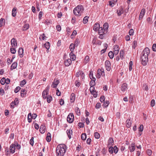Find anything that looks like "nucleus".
<instances>
[{
  "instance_id": "nucleus-25",
  "label": "nucleus",
  "mask_w": 156,
  "mask_h": 156,
  "mask_svg": "<svg viewBox=\"0 0 156 156\" xmlns=\"http://www.w3.org/2000/svg\"><path fill=\"white\" fill-rule=\"evenodd\" d=\"M5 152L6 155L7 156L9 155L10 154H11V153L10 152V151L9 150L8 148V147H7L5 149Z\"/></svg>"
},
{
  "instance_id": "nucleus-52",
  "label": "nucleus",
  "mask_w": 156,
  "mask_h": 156,
  "mask_svg": "<svg viewBox=\"0 0 156 156\" xmlns=\"http://www.w3.org/2000/svg\"><path fill=\"white\" fill-rule=\"evenodd\" d=\"M17 105L14 102H12L10 105V107L11 108H14V106L15 105Z\"/></svg>"
},
{
  "instance_id": "nucleus-16",
  "label": "nucleus",
  "mask_w": 156,
  "mask_h": 156,
  "mask_svg": "<svg viewBox=\"0 0 156 156\" xmlns=\"http://www.w3.org/2000/svg\"><path fill=\"white\" fill-rule=\"evenodd\" d=\"M100 27V25L99 23H95L93 27V30L95 31H98L99 28Z\"/></svg>"
},
{
  "instance_id": "nucleus-32",
  "label": "nucleus",
  "mask_w": 156,
  "mask_h": 156,
  "mask_svg": "<svg viewBox=\"0 0 156 156\" xmlns=\"http://www.w3.org/2000/svg\"><path fill=\"white\" fill-rule=\"evenodd\" d=\"M88 18L89 17L88 16H86L84 17L83 21V23L86 24L87 22Z\"/></svg>"
},
{
  "instance_id": "nucleus-64",
  "label": "nucleus",
  "mask_w": 156,
  "mask_h": 156,
  "mask_svg": "<svg viewBox=\"0 0 156 156\" xmlns=\"http://www.w3.org/2000/svg\"><path fill=\"white\" fill-rule=\"evenodd\" d=\"M78 125L80 128H83L84 126V123L83 122H80L78 123Z\"/></svg>"
},
{
  "instance_id": "nucleus-54",
  "label": "nucleus",
  "mask_w": 156,
  "mask_h": 156,
  "mask_svg": "<svg viewBox=\"0 0 156 156\" xmlns=\"http://www.w3.org/2000/svg\"><path fill=\"white\" fill-rule=\"evenodd\" d=\"M80 42L79 39H76L74 42V44L75 45V46L77 47Z\"/></svg>"
},
{
  "instance_id": "nucleus-7",
  "label": "nucleus",
  "mask_w": 156,
  "mask_h": 156,
  "mask_svg": "<svg viewBox=\"0 0 156 156\" xmlns=\"http://www.w3.org/2000/svg\"><path fill=\"white\" fill-rule=\"evenodd\" d=\"M11 44L12 47H16L17 43L16 40L15 38H12L11 41Z\"/></svg>"
},
{
  "instance_id": "nucleus-48",
  "label": "nucleus",
  "mask_w": 156,
  "mask_h": 156,
  "mask_svg": "<svg viewBox=\"0 0 156 156\" xmlns=\"http://www.w3.org/2000/svg\"><path fill=\"white\" fill-rule=\"evenodd\" d=\"M114 152L115 154H117L118 151L119 149L116 146H115L113 147Z\"/></svg>"
},
{
  "instance_id": "nucleus-20",
  "label": "nucleus",
  "mask_w": 156,
  "mask_h": 156,
  "mask_svg": "<svg viewBox=\"0 0 156 156\" xmlns=\"http://www.w3.org/2000/svg\"><path fill=\"white\" fill-rule=\"evenodd\" d=\"M17 65V63L16 62H14L12 65L11 66V70H12L14 69H16Z\"/></svg>"
},
{
  "instance_id": "nucleus-18",
  "label": "nucleus",
  "mask_w": 156,
  "mask_h": 156,
  "mask_svg": "<svg viewBox=\"0 0 156 156\" xmlns=\"http://www.w3.org/2000/svg\"><path fill=\"white\" fill-rule=\"evenodd\" d=\"M46 140L48 142H50L51 140V134L49 132H48L47 135L46 137Z\"/></svg>"
},
{
  "instance_id": "nucleus-4",
  "label": "nucleus",
  "mask_w": 156,
  "mask_h": 156,
  "mask_svg": "<svg viewBox=\"0 0 156 156\" xmlns=\"http://www.w3.org/2000/svg\"><path fill=\"white\" fill-rule=\"evenodd\" d=\"M9 149L10 151L11 154H14L16 150L15 144L13 143L11 144L9 147Z\"/></svg>"
},
{
  "instance_id": "nucleus-46",
  "label": "nucleus",
  "mask_w": 156,
  "mask_h": 156,
  "mask_svg": "<svg viewBox=\"0 0 156 156\" xmlns=\"http://www.w3.org/2000/svg\"><path fill=\"white\" fill-rule=\"evenodd\" d=\"M6 82V79L4 78H2L0 80V83L2 85H4Z\"/></svg>"
},
{
  "instance_id": "nucleus-41",
  "label": "nucleus",
  "mask_w": 156,
  "mask_h": 156,
  "mask_svg": "<svg viewBox=\"0 0 156 156\" xmlns=\"http://www.w3.org/2000/svg\"><path fill=\"white\" fill-rule=\"evenodd\" d=\"M137 42L136 40L134 41L133 43L132 48L135 49L137 46Z\"/></svg>"
},
{
  "instance_id": "nucleus-45",
  "label": "nucleus",
  "mask_w": 156,
  "mask_h": 156,
  "mask_svg": "<svg viewBox=\"0 0 156 156\" xmlns=\"http://www.w3.org/2000/svg\"><path fill=\"white\" fill-rule=\"evenodd\" d=\"M5 19L3 18H1L0 20V27H2L3 24H4V23L5 22Z\"/></svg>"
},
{
  "instance_id": "nucleus-53",
  "label": "nucleus",
  "mask_w": 156,
  "mask_h": 156,
  "mask_svg": "<svg viewBox=\"0 0 156 156\" xmlns=\"http://www.w3.org/2000/svg\"><path fill=\"white\" fill-rule=\"evenodd\" d=\"M94 87H91L90 88V92L92 94H94V92H95L96 91H94Z\"/></svg>"
},
{
  "instance_id": "nucleus-22",
  "label": "nucleus",
  "mask_w": 156,
  "mask_h": 156,
  "mask_svg": "<svg viewBox=\"0 0 156 156\" xmlns=\"http://www.w3.org/2000/svg\"><path fill=\"white\" fill-rule=\"evenodd\" d=\"M73 52H71L69 54V55L71 58L70 59L73 61H74L76 59V56Z\"/></svg>"
},
{
  "instance_id": "nucleus-59",
  "label": "nucleus",
  "mask_w": 156,
  "mask_h": 156,
  "mask_svg": "<svg viewBox=\"0 0 156 156\" xmlns=\"http://www.w3.org/2000/svg\"><path fill=\"white\" fill-rule=\"evenodd\" d=\"M75 84L76 87H79L81 83L80 82L78 81L77 80H76L75 82Z\"/></svg>"
},
{
  "instance_id": "nucleus-51",
  "label": "nucleus",
  "mask_w": 156,
  "mask_h": 156,
  "mask_svg": "<svg viewBox=\"0 0 156 156\" xmlns=\"http://www.w3.org/2000/svg\"><path fill=\"white\" fill-rule=\"evenodd\" d=\"M34 137H31V139H30V142H29L30 144L31 145H32V146H33L34 144Z\"/></svg>"
},
{
  "instance_id": "nucleus-47",
  "label": "nucleus",
  "mask_w": 156,
  "mask_h": 156,
  "mask_svg": "<svg viewBox=\"0 0 156 156\" xmlns=\"http://www.w3.org/2000/svg\"><path fill=\"white\" fill-rule=\"evenodd\" d=\"M26 83V81L25 80H23L20 82V86L23 87Z\"/></svg>"
},
{
  "instance_id": "nucleus-34",
  "label": "nucleus",
  "mask_w": 156,
  "mask_h": 156,
  "mask_svg": "<svg viewBox=\"0 0 156 156\" xmlns=\"http://www.w3.org/2000/svg\"><path fill=\"white\" fill-rule=\"evenodd\" d=\"M124 52L123 50H121L120 52V57L122 59L124 58Z\"/></svg>"
},
{
  "instance_id": "nucleus-63",
  "label": "nucleus",
  "mask_w": 156,
  "mask_h": 156,
  "mask_svg": "<svg viewBox=\"0 0 156 156\" xmlns=\"http://www.w3.org/2000/svg\"><path fill=\"white\" fill-rule=\"evenodd\" d=\"M152 50L154 51H156V44H153L152 47Z\"/></svg>"
},
{
  "instance_id": "nucleus-11",
  "label": "nucleus",
  "mask_w": 156,
  "mask_h": 156,
  "mask_svg": "<svg viewBox=\"0 0 156 156\" xmlns=\"http://www.w3.org/2000/svg\"><path fill=\"white\" fill-rule=\"evenodd\" d=\"M46 127L44 125H41L40 127L39 131L41 133H44L45 131Z\"/></svg>"
},
{
  "instance_id": "nucleus-62",
  "label": "nucleus",
  "mask_w": 156,
  "mask_h": 156,
  "mask_svg": "<svg viewBox=\"0 0 156 156\" xmlns=\"http://www.w3.org/2000/svg\"><path fill=\"white\" fill-rule=\"evenodd\" d=\"M129 34L130 35H133L134 34V31L133 29H130L129 31Z\"/></svg>"
},
{
  "instance_id": "nucleus-14",
  "label": "nucleus",
  "mask_w": 156,
  "mask_h": 156,
  "mask_svg": "<svg viewBox=\"0 0 156 156\" xmlns=\"http://www.w3.org/2000/svg\"><path fill=\"white\" fill-rule=\"evenodd\" d=\"M19 55L21 58L22 57L23 55V49L22 48H20L18 51Z\"/></svg>"
},
{
  "instance_id": "nucleus-30",
  "label": "nucleus",
  "mask_w": 156,
  "mask_h": 156,
  "mask_svg": "<svg viewBox=\"0 0 156 156\" xmlns=\"http://www.w3.org/2000/svg\"><path fill=\"white\" fill-rule=\"evenodd\" d=\"M123 9H121L119 10H117V13L118 15L120 16L123 13Z\"/></svg>"
},
{
  "instance_id": "nucleus-56",
  "label": "nucleus",
  "mask_w": 156,
  "mask_h": 156,
  "mask_svg": "<svg viewBox=\"0 0 156 156\" xmlns=\"http://www.w3.org/2000/svg\"><path fill=\"white\" fill-rule=\"evenodd\" d=\"M95 82L91 80L90 83V85L91 87H94L95 85Z\"/></svg>"
},
{
  "instance_id": "nucleus-49",
  "label": "nucleus",
  "mask_w": 156,
  "mask_h": 156,
  "mask_svg": "<svg viewBox=\"0 0 156 156\" xmlns=\"http://www.w3.org/2000/svg\"><path fill=\"white\" fill-rule=\"evenodd\" d=\"M144 126L142 124L140 125V126L138 128V130L139 132H142L143 130Z\"/></svg>"
},
{
  "instance_id": "nucleus-29",
  "label": "nucleus",
  "mask_w": 156,
  "mask_h": 156,
  "mask_svg": "<svg viewBox=\"0 0 156 156\" xmlns=\"http://www.w3.org/2000/svg\"><path fill=\"white\" fill-rule=\"evenodd\" d=\"M47 101L48 103H50L52 100V98L51 96L48 95L47 97Z\"/></svg>"
},
{
  "instance_id": "nucleus-44",
  "label": "nucleus",
  "mask_w": 156,
  "mask_h": 156,
  "mask_svg": "<svg viewBox=\"0 0 156 156\" xmlns=\"http://www.w3.org/2000/svg\"><path fill=\"white\" fill-rule=\"evenodd\" d=\"M109 101H106L104 102L103 106L104 107L106 108L108 106L109 104Z\"/></svg>"
},
{
  "instance_id": "nucleus-36",
  "label": "nucleus",
  "mask_w": 156,
  "mask_h": 156,
  "mask_svg": "<svg viewBox=\"0 0 156 156\" xmlns=\"http://www.w3.org/2000/svg\"><path fill=\"white\" fill-rule=\"evenodd\" d=\"M74 118H67V121L69 123H71L73 122Z\"/></svg>"
},
{
  "instance_id": "nucleus-10",
  "label": "nucleus",
  "mask_w": 156,
  "mask_h": 156,
  "mask_svg": "<svg viewBox=\"0 0 156 156\" xmlns=\"http://www.w3.org/2000/svg\"><path fill=\"white\" fill-rule=\"evenodd\" d=\"M145 12V9H142L140 12V16L139 17V19L140 20L142 19L144 16Z\"/></svg>"
},
{
  "instance_id": "nucleus-12",
  "label": "nucleus",
  "mask_w": 156,
  "mask_h": 156,
  "mask_svg": "<svg viewBox=\"0 0 156 156\" xmlns=\"http://www.w3.org/2000/svg\"><path fill=\"white\" fill-rule=\"evenodd\" d=\"M114 144V140L112 137H110L108 141V147L111 146L113 145Z\"/></svg>"
},
{
  "instance_id": "nucleus-55",
  "label": "nucleus",
  "mask_w": 156,
  "mask_h": 156,
  "mask_svg": "<svg viewBox=\"0 0 156 156\" xmlns=\"http://www.w3.org/2000/svg\"><path fill=\"white\" fill-rule=\"evenodd\" d=\"M5 94V92L4 89L2 88L0 89V94L1 96Z\"/></svg>"
},
{
  "instance_id": "nucleus-2",
  "label": "nucleus",
  "mask_w": 156,
  "mask_h": 156,
  "mask_svg": "<svg viewBox=\"0 0 156 156\" xmlns=\"http://www.w3.org/2000/svg\"><path fill=\"white\" fill-rule=\"evenodd\" d=\"M66 152V146L64 144H60L56 148V156H63Z\"/></svg>"
},
{
  "instance_id": "nucleus-57",
  "label": "nucleus",
  "mask_w": 156,
  "mask_h": 156,
  "mask_svg": "<svg viewBox=\"0 0 156 156\" xmlns=\"http://www.w3.org/2000/svg\"><path fill=\"white\" fill-rule=\"evenodd\" d=\"M21 89L20 87L18 86L16 87V88L14 90V92L15 93H17Z\"/></svg>"
},
{
  "instance_id": "nucleus-1",
  "label": "nucleus",
  "mask_w": 156,
  "mask_h": 156,
  "mask_svg": "<svg viewBox=\"0 0 156 156\" xmlns=\"http://www.w3.org/2000/svg\"><path fill=\"white\" fill-rule=\"evenodd\" d=\"M150 53V50L148 48H146L142 52L141 55V62L143 66L147 65L148 61V56Z\"/></svg>"
},
{
  "instance_id": "nucleus-42",
  "label": "nucleus",
  "mask_w": 156,
  "mask_h": 156,
  "mask_svg": "<svg viewBox=\"0 0 156 156\" xmlns=\"http://www.w3.org/2000/svg\"><path fill=\"white\" fill-rule=\"evenodd\" d=\"M94 137L96 139H98L100 137V134L97 132H96L94 133Z\"/></svg>"
},
{
  "instance_id": "nucleus-9",
  "label": "nucleus",
  "mask_w": 156,
  "mask_h": 156,
  "mask_svg": "<svg viewBox=\"0 0 156 156\" xmlns=\"http://www.w3.org/2000/svg\"><path fill=\"white\" fill-rule=\"evenodd\" d=\"M72 63V61L71 59L68 58L67 59L65 60L64 61V64L66 66H69Z\"/></svg>"
},
{
  "instance_id": "nucleus-40",
  "label": "nucleus",
  "mask_w": 156,
  "mask_h": 156,
  "mask_svg": "<svg viewBox=\"0 0 156 156\" xmlns=\"http://www.w3.org/2000/svg\"><path fill=\"white\" fill-rule=\"evenodd\" d=\"M16 47L11 48H10V51L12 54H14L16 52V50L15 48Z\"/></svg>"
},
{
  "instance_id": "nucleus-21",
  "label": "nucleus",
  "mask_w": 156,
  "mask_h": 156,
  "mask_svg": "<svg viewBox=\"0 0 156 156\" xmlns=\"http://www.w3.org/2000/svg\"><path fill=\"white\" fill-rule=\"evenodd\" d=\"M27 91L24 89H22L21 90V96L22 97H24L26 94Z\"/></svg>"
},
{
  "instance_id": "nucleus-28",
  "label": "nucleus",
  "mask_w": 156,
  "mask_h": 156,
  "mask_svg": "<svg viewBox=\"0 0 156 156\" xmlns=\"http://www.w3.org/2000/svg\"><path fill=\"white\" fill-rule=\"evenodd\" d=\"M29 25L28 24H25L23 27V31H26L29 28Z\"/></svg>"
},
{
  "instance_id": "nucleus-38",
  "label": "nucleus",
  "mask_w": 156,
  "mask_h": 156,
  "mask_svg": "<svg viewBox=\"0 0 156 156\" xmlns=\"http://www.w3.org/2000/svg\"><path fill=\"white\" fill-rule=\"evenodd\" d=\"M114 54L112 51H110L108 53V55L111 59H112L114 57Z\"/></svg>"
},
{
  "instance_id": "nucleus-43",
  "label": "nucleus",
  "mask_w": 156,
  "mask_h": 156,
  "mask_svg": "<svg viewBox=\"0 0 156 156\" xmlns=\"http://www.w3.org/2000/svg\"><path fill=\"white\" fill-rule=\"evenodd\" d=\"M86 134L85 133H83L81 136V138L83 140H85L86 139Z\"/></svg>"
},
{
  "instance_id": "nucleus-50",
  "label": "nucleus",
  "mask_w": 156,
  "mask_h": 156,
  "mask_svg": "<svg viewBox=\"0 0 156 156\" xmlns=\"http://www.w3.org/2000/svg\"><path fill=\"white\" fill-rule=\"evenodd\" d=\"M144 90H148V86L146 83L144 84L143 85Z\"/></svg>"
},
{
  "instance_id": "nucleus-58",
  "label": "nucleus",
  "mask_w": 156,
  "mask_h": 156,
  "mask_svg": "<svg viewBox=\"0 0 156 156\" xmlns=\"http://www.w3.org/2000/svg\"><path fill=\"white\" fill-rule=\"evenodd\" d=\"M119 48L117 45H115L114 46V51H119Z\"/></svg>"
},
{
  "instance_id": "nucleus-61",
  "label": "nucleus",
  "mask_w": 156,
  "mask_h": 156,
  "mask_svg": "<svg viewBox=\"0 0 156 156\" xmlns=\"http://www.w3.org/2000/svg\"><path fill=\"white\" fill-rule=\"evenodd\" d=\"M105 97L104 96H102L100 98V101L101 102H103L105 101Z\"/></svg>"
},
{
  "instance_id": "nucleus-39",
  "label": "nucleus",
  "mask_w": 156,
  "mask_h": 156,
  "mask_svg": "<svg viewBox=\"0 0 156 156\" xmlns=\"http://www.w3.org/2000/svg\"><path fill=\"white\" fill-rule=\"evenodd\" d=\"M14 144H15L16 147L17 149L19 150L20 149L21 146L20 144H18L17 142H15Z\"/></svg>"
},
{
  "instance_id": "nucleus-33",
  "label": "nucleus",
  "mask_w": 156,
  "mask_h": 156,
  "mask_svg": "<svg viewBox=\"0 0 156 156\" xmlns=\"http://www.w3.org/2000/svg\"><path fill=\"white\" fill-rule=\"evenodd\" d=\"M44 46L48 50L50 48V43L48 42H46L44 44Z\"/></svg>"
},
{
  "instance_id": "nucleus-60",
  "label": "nucleus",
  "mask_w": 156,
  "mask_h": 156,
  "mask_svg": "<svg viewBox=\"0 0 156 156\" xmlns=\"http://www.w3.org/2000/svg\"><path fill=\"white\" fill-rule=\"evenodd\" d=\"M147 153L148 155L151 156L152 154V152L150 149H148L147 151Z\"/></svg>"
},
{
  "instance_id": "nucleus-5",
  "label": "nucleus",
  "mask_w": 156,
  "mask_h": 156,
  "mask_svg": "<svg viewBox=\"0 0 156 156\" xmlns=\"http://www.w3.org/2000/svg\"><path fill=\"white\" fill-rule=\"evenodd\" d=\"M105 65L107 70L110 71L111 69V64L110 62L108 60H106L105 62Z\"/></svg>"
},
{
  "instance_id": "nucleus-3",
  "label": "nucleus",
  "mask_w": 156,
  "mask_h": 156,
  "mask_svg": "<svg viewBox=\"0 0 156 156\" xmlns=\"http://www.w3.org/2000/svg\"><path fill=\"white\" fill-rule=\"evenodd\" d=\"M84 11L83 6L81 5H79L76 6L74 9L73 12V13L78 16H80Z\"/></svg>"
},
{
  "instance_id": "nucleus-31",
  "label": "nucleus",
  "mask_w": 156,
  "mask_h": 156,
  "mask_svg": "<svg viewBox=\"0 0 156 156\" xmlns=\"http://www.w3.org/2000/svg\"><path fill=\"white\" fill-rule=\"evenodd\" d=\"M89 60V57L88 55L86 56L84 58V62L85 64H86L88 62Z\"/></svg>"
},
{
  "instance_id": "nucleus-8",
  "label": "nucleus",
  "mask_w": 156,
  "mask_h": 156,
  "mask_svg": "<svg viewBox=\"0 0 156 156\" xmlns=\"http://www.w3.org/2000/svg\"><path fill=\"white\" fill-rule=\"evenodd\" d=\"M132 120L131 118L128 119L126 121V124L127 127L129 128L131 126Z\"/></svg>"
},
{
  "instance_id": "nucleus-15",
  "label": "nucleus",
  "mask_w": 156,
  "mask_h": 156,
  "mask_svg": "<svg viewBox=\"0 0 156 156\" xmlns=\"http://www.w3.org/2000/svg\"><path fill=\"white\" fill-rule=\"evenodd\" d=\"M127 87V84L126 83H124L121 86V90L123 91H125L126 90Z\"/></svg>"
},
{
  "instance_id": "nucleus-26",
  "label": "nucleus",
  "mask_w": 156,
  "mask_h": 156,
  "mask_svg": "<svg viewBox=\"0 0 156 156\" xmlns=\"http://www.w3.org/2000/svg\"><path fill=\"white\" fill-rule=\"evenodd\" d=\"M16 9L15 8H13L12 11V15L14 17L16 16L17 12L16 11Z\"/></svg>"
},
{
  "instance_id": "nucleus-13",
  "label": "nucleus",
  "mask_w": 156,
  "mask_h": 156,
  "mask_svg": "<svg viewBox=\"0 0 156 156\" xmlns=\"http://www.w3.org/2000/svg\"><path fill=\"white\" fill-rule=\"evenodd\" d=\"M66 133L68 137L70 139L71 138V135L73 134V131L71 129H67L66 131Z\"/></svg>"
},
{
  "instance_id": "nucleus-35",
  "label": "nucleus",
  "mask_w": 156,
  "mask_h": 156,
  "mask_svg": "<svg viewBox=\"0 0 156 156\" xmlns=\"http://www.w3.org/2000/svg\"><path fill=\"white\" fill-rule=\"evenodd\" d=\"M75 112L78 116H80V112L79 108L77 107L75 108Z\"/></svg>"
},
{
  "instance_id": "nucleus-6",
  "label": "nucleus",
  "mask_w": 156,
  "mask_h": 156,
  "mask_svg": "<svg viewBox=\"0 0 156 156\" xmlns=\"http://www.w3.org/2000/svg\"><path fill=\"white\" fill-rule=\"evenodd\" d=\"M128 149H129L130 152L132 153L133 152L135 149V144L132 143L130 145H129Z\"/></svg>"
},
{
  "instance_id": "nucleus-27",
  "label": "nucleus",
  "mask_w": 156,
  "mask_h": 156,
  "mask_svg": "<svg viewBox=\"0 0 156 156\" xmlns=\"http://www.w3.org/2000/svg\"><path fill=\"white\" fill-rule=\"evenodd\" d=\"M75 47L76 46H75V45H74L73 43H72L70 44L69 48L70 51H71V52H73V50Z\"/></svg>"
},
{
  "instance_id": "nucleus-19",
  "label": "nucleus",
  "mask_w": 156,
  "mask_h": 156,
  "mask_svg": "<svg viewBox=\"0 0 156 156\" xmlns=\"http://www.w3.org/2000/svg\"><path fill=\"white\" fill-rule=\"evenodd\" d=\"M104 30V32H105L106 33L107 32V30L108 28V23H105L103 25Z\"/></svg>"
},
{
  "instance_id": "nucleus-23",
  "label": "nucleus",
  "mask_w": 156,
  "mask_h": 156,
  "mask_svg": "<svg viewBox=\"0 0 156 156\" xmlns=\"http://www.w3.org/2000/svg\"><path fill=\"white\" fill-rule=\"evenodd\" d=\"M48 92H47L46 90H44L42 92V97L44 99H46L47 98V95L48 94Z\"/></svg>"
},
{
  "instance_id": "nucleus-24",
  "label": "nucleus",
  "mask_w": 156,
  "mask_h": 156,
  "mask_svg": "<svg viewBox=\"0 0 156 156\" xmlns=\"http://www.w3.org/2000/svg\"><path fill=\"white\" fill-rule=\"evenodd\" d=\"M98 34H105L106 33L105 32H104V30L103 29L102 27H99L98 30Z\"/></svg>"
},
{
  "instance_id": "nucleus-37",
  "label": "nucleus",
  "mask_w": 156,
  "mask_h": 156,
  "mask_svg": "<svg viewBox=\"0 0 156 156\" xmlns=\"http://www.w3.org/2000/svg\"><path fill=\"white\" fill-rule=\"evenodd\" d=\"M108 152L111 154H112L114 152L113 147L112 146H110L108 148Z\"/></svg>"
},
{
  "instance_id": "nucleus-17",
  "label": "nucleus",
  "mask_w": 156,
  "mask_h": 156,
  "mask_svg": "<svg viewBox=\"0 0 156 156\" xmlns=\"http://www.w3.org/2000/svg\"><path fill=\"white\" fill-rule=\"evenodd\" d=\"M75 100V95L74 93H72L70 97V101L71 103L74 102Z\"/></svg>"
}]
</instances>
